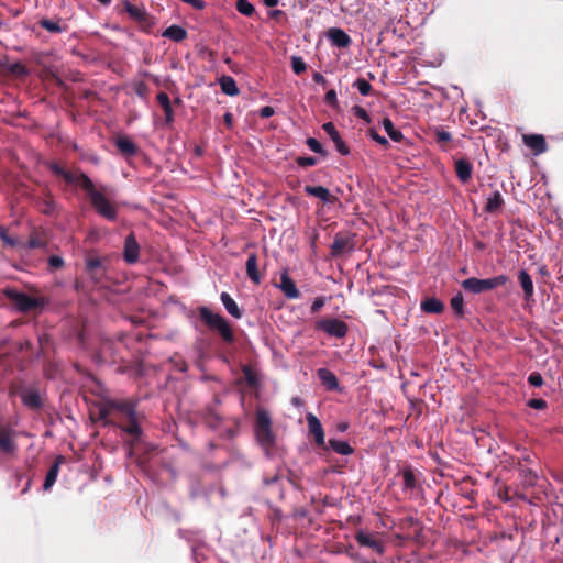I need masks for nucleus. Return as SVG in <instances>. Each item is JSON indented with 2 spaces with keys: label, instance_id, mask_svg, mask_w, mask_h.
I'll return each instance as SVG.
<instances>
[{
  "label": "nucleus",
  "instance_id": "c756f323",
  "mask_svg": "<svg viewBox=\"0 0 563 563\" xmlns=\"http://www.w3.org/2000/svg\"><path fill=\"white\" fill-rule=\"evenodd\" d=\"M163 36L175 42H180L186 38L187 31L179 25H170L163 32Z\"/></svg>",
  "mask_w": 563,
  "mask_h": 563
},
{
  "label": "nucleus",
  "instance_id": "dca6fc26",
  "mask_svg": "<svg viewBox=\"0 0 563 563\" xmlns=\"http://www.w3.org/2000/svg\"><path fill=\"white\" fill-rule=\"evenodd\" d=\"M306 419H307L309 432L314 437L316 443L320 446L324 445V443H325L324 431H323L322 424H321L320 420L318 419V417L314 416L313 413L309 412V413H307Z\"/></svg>",
  "mask_w": 563,
  "mask_h": 563
},
{
  "label": "nucleus",
  "instance_id": "f704fd0d",
  "mask_svg": "<svg viewBox=\"0 0 563 563\" xmlns=\"http://www.w3.org/2000/svg\"><path fill=\"white\" fill-rule=\"evenodd\" d=\"M58 472H59V461H56L51 466V468L48 470V472L46 474V477H45V481L43 484V488L45 490H48L55 484L57 476H58Z\"/></svg>",
  "mask_w": 563,
  "mask_h": 563
},
{
  "label": "nucleus",
  "instance_id": "bf43d9fd",
  "mask_svg": "<svg viewBox=\"0 0 563 563\" xmlns=\"http://www.w3.org/2000/svg\"><path fill=\"white\" fill-rule=\"evenodd\" d=\"M313 80L317 82V84H320L322 86H325L327 85V79L324 78V76L320 73H314L313 74Z\"/></svg>",
  "mask_w": 563,
  "mask_h": 563
},
{
  "label": "nucleus",
  "instance_id": "f257e3e1",
  "mask_svg": "<svg viewBox=\"0 0 563 563\" xmlns=\"http://www.w3.org/2000/svg\"><path fill=\"white\" fill-rule=\"evenodd\" d=\"M254 435L258 445L264 450L267 457L276 445V434L273 431V420L267 409L260 407L256 409L254 422Z\"/></svg>",
  "mask_w": 563,
  "mask_h": 563
},
{
  "label": "nucleus",
  "instance_id": "c85d7f7f",
  "mask_svg": "<svg viewBox=\"0 0 563 563\" xmlns=\"http://www.w3.org/2000/svg\"><path fill=\"white\" fill-rule=\"evenodd\" d=\"M433 133L435 143L442 151L446 152L449 150L446 144L452 141V134L439 126L434 129Z\"/></svg>",
  "mask_w": 563,
  "mask_h": 563
},
{
  "label": "nucleus",
  "instance_id": "5fc2aeb1",
  "mask_svg": "<svg viewBox=\"0 0 563 563\" xmlns=\"http://www.w3.org/2000/svg\"><path fill=\"white\" fill-rule=\"evenodd\" d=\"M274 113H275V110L271 106H265L260 109V117H262V118H271L274 115Z\"/></svg>",
  "mask_w": 563,
  "mask_h": 563
},
{
  "label": "nucleus",
  "instance_id": "a211bd4d",
  "mask_svg": "<svg viewBox=\"0 0 563 563\" xmlns=\"http://www.w3.org/2000/svg\"><path fill=\"white\" fill-rule=\"evenodd\" d=\"M317 376L327 390H339L340 385L336 376L328 368H319Z\"/></svg>",
  "mask_w": 563,
  "mask_h": 563
},
{
  "label": "nucleus",
  "instance_id": "58836bf2",
  "mask_svg": "<svg viewBox=\"0 0 563 563\" xmlns=\"http://www.w3.org/2000/svg\"><path fill=\"white\" fill-rule=\"evenodd\" d=\"M404 488L415 489L416 488V476L411 468H405L402 471Z\"/></svg>",
  "mask_w": 563,
  "mask_h": 563
},
{
  "label": "nucleus",
  "instance_id": "6ab92c4d",
  "mask_svg": "<svg viewBox=\"0 0 563 563\" xmlns=\"http://www.w3.org/2000/svg\"><path fill=\"white\" fill-rule=\"evenodd\" d=\"M257 266H258L257 255L255 253H251L247 256L245 267H246L247 277L255 285H260L261 280H262Z\"/></svg>",
  "mask_w": 563,
  "mask_h": 563
},
{
  "label": "nucleus",
  "instance_id": "9d476101",
  "mask_svg": "<svg viewBox=\"0 0 563 563\" xmlns=\"http://www.w3.org/2000/svg\"><path fill=\"white\" fill-rule=\"evenodd\" d=\"M332 255L339 256L354 250V236L351 234H335L331 245Z\"/></svg>",
  "mask_w": 563,
  "mask_h": 563
},
{
  "label": "nucleus",
  "instance_id": "7ed1b4c3",
  "mask_svg": "<svg viewBox=\"0 0 563 563\" xmlns=\"http://www.w3.org/2000/svg\"><path fill=\"white\" fill-rule=\"evenodd\" d=\"M199 316L208 328L217 331L221 335L224 342H234L232 328L228 320L224 319L221 314L211 311L206 306H202L199 308Z\"/></svg>",
  "mask_w": 563,
  "mask_h": 563
},
{
  "label": "nucleus",
  "instance_id": "de8ad7c7",
  "mask_svg": "<svg viewBox=\"0 0 563 563\" xmlns=\"http://www.w3.org/2000/svg\"><path fill=\"white\" fill-rule=\"evenodd\" d=\"M0 239L3 241V243L5 245H9V246H15L18 245V241L16 239L14 238H11L7 234V230L5 228L1 227L0 228Z\"/></svg>",
  "mask_w": 563,
  "mask_h": 563
},
{
  "label": "nucleus",
  "instance_id": "69168bd1",
  "mask_svg": "<svg viewBox=\"0 0 563 563\" xmlns=\"http://www.w3.org/2000/svg\"><path fill=\"white\" fill-rule=\"evenodd\" d=\"M244 373H245V376H246L247 382H249V383H252V378H251V371H250V368L244 369Z\"/></svg>",
  "mask_w": 563,
  "mask_h": 563
},
{
  "label": "nucleus",
  "instance_id": "3c124183",
  "mask_svg": "<svg viewBox=\"0 0 563 563\" xmlns=\"http://www.w3.org/2000/svg\"><path fill=\"white\" fill-rule=\"evenodd\" d=\"M324 101H325V103H328L332 107H338L339 102H338V97H336L335 90H333V89L329 90L324 96Z\"/></svg>",
  "mask_w": 563,
  "mask_h": 563
},
{
  "label": "nucleus",
  "instance_id": "f8f14e48",
  "mask_svg": "<svg viewBox=\"0 0 563 563\" xmlns=\"http://www.w3.org/2000/svg\"><path fill=\"white\" fill-rule=\"evenodd\" d=\"M355 540L361 547H367L374 550L378 554H383L385 552V544L380 540H378L374 534L366 531H358L355 534Z\"/></svg>",
  "mask_w": 563,
  "mask_h": 563
},
{
  "label": "nucleus",
  "instance_id": "473e14b6",
  "mask_svg": "<svg viewBox=\"0 0 563 563\" xmlns=\"http://www.w3.org/2000/svg\"><path fill=\"white\" fill-rule=\"evenodd\" d=\"M504 203V199L501 194L498 190H495L487 199V203L485 210L488 212H494L498 210Z\"/></svg>",
  "mask_w": 563,
  "mask_h": 563
},
{
  "label": "nucleus",
  "instance_id": "f03ea898",
  "mask_svg": "<svg viewBox=\"0 0 563 563\" xmlns=\"http://www.w3.org/2000/svg\"><path fill=\"white\" fill-rule=\"evenodd\" d=\"M84 183L85 192L87 194L96 212L109 221H115L118 218L117 208L101 191L96 189L90 177H84Z\"/></svg>",
  "mask_w": 563,
  "mask_h": 563
},
{
  "label": "nucleus",
  "instance_id": "4be33fe9",
  "mask_svg": "<svg viewBox=\"0 0 563 563\" xmlns=\"http://www.w3.org/2000/svg\"><path fill=\"white\" fill-rule=\"evenodd\" d=\"M455 173L459 180L465 184L472 178L473 166L467 159L460 158L455 162Z\"/></svg>",
  "mask_w": 563,
  "mask_h": 563
},
{
  "label": "nucleus",
  "instance_id": "f3484780",
  "mask_svg": "<svg viewBox=\"0 0 563 563\" xmlns=\"http://www.w3.org/2000/svg\"><path fill=\"white\" fill-rule=\"evenodd\" d=\"M525 144L533 151V154L540 155L547 151V142L541 134H530L523 136Z\"/></svg>",
  "mask_w": 563,
  "mask_h": 563
},
{
  "label": "nucleus",
  "instance_id": "20e7f679",
  "mask_svg": "<svg viewBox=\"0 0 563 563\" xmlns=\"http://www.w3.org/2000/svg\"><path fill=\"white\" fill-rule=\"evenodd\" d=\"M508 282V277L504 274L497 275L490 278L478 279L475 277H471L464 279L461 283L462 288L465 291H468L474 295H478L485 291H489L494 288L505 285Z\"/></svg>",
  "mask_w": 563,
  "mask_h": 563
},
{
  "label": "nucleus",
  "instance_id": "a19ab883",
  "mask_svg": "<svg viewBox=\"0 0 563 563\" xmlns=\"http://www.w3.org/2000/svg\"><path fill=\"white\" fill-rule=\"evenodd\" d=\"M58 209L56 201L52 197H47L42 202V212L48 216L54 214Z\"/></svg>",
  "mask_w": 563,
  "mask_h": 563
},
{
  "label": "nucleus",
  "instance_id": "79ce46f5",
  "mask_svg": "<svg viewBox=\"0 0 563 563\" xmlns=\"http://www.w3.org/2000/svg\"><path fill=\"white\" fill-rule=\"evenodd\" d=\"M291 68L295 74L299 75L306 70L307 65L301 57L292 56L291 57Z\"/></svg>",
  "mask_w": 563,
  "mask_h": 563
},
{
  "label": "nucleus",
  "instance_id": "4d7b16f0",
  "mask_svg": "<svg viewBox=\"0 0 563 563\" xmlns=\"http://www.w3.org/2000/svg\"><path fill=\"white\" fill-rule=\"evenodd\" d=\"M165 113V121L167 124L172 123L174 121V111L173 108H168L167 110H164Z\"/></svg>",
  "mask_w": 563,
  "mask_h": 563
},
{
  "label": "nucleus",
  "instance_id": "a18cd8bd",
  "mask_svg": "<svg viewBox=\"0 0 563 563\" xmlns=\"http://www.w3.org/2000/svg\"><path fill=\"white\" fill-rule=\"evenodd\" d=\"M156 99H157V102L163 108V110H167L168 108L172 107L169 97L166 92L161 91L159 93H157Z\"/></svg>",
  "mask_w": 563,
  "mask_h": 563
},
{
  "label": "nucleus",
  "instance_id": "393cba45",
  "mask_svg": "<svg viewBox=\"0 0 563 563\" xmlns=\"http://www.w3.org/2000/svg\"><path fill=\"white\" fill-rule=\"evenodd\" d=\"M303 190L308 196H313V197L320 199L323 203L331 202L330 190L323 186L307 185V186H305Z\"/></svg>",
  "mask_w": 563,
  "mask_h": 563
},
{
  "label": "nucleus",
  "instance_id": "c03bdc74",
  "mask_svg": "<svg viewBox=\"0 0 563 563\" xmlns=\"http://www.w3.org/2000/svg\"><path fill=\"white\" fill-rule=\"evenodd\" d=\"M528 383L533 387H541L543 385V377L540 373L533 372L529 375Z\"/></svg>",
  "mask_w": 563,
  "mask_h": 563
},
{
  "label": "nucleus",
  "instance_id": "1a4fd4ad",
  "mask_svg": "<svg viewBox=\"0 0 563 563\" xmlns=\"http://www.w3.org/2000/svg\"><path fill=\"white\" fill-rule=\"evenodd\" d=\"M119 410L124 412L129 418V424L122 427V430L130 435L139 438L141 435V428L137 423L135 407L130 404H123L119 406Z\"/></svg>",
  "mask_w": 563,
  "mask_h": 563
},
{
  "label": "nucleus",
  "instance_id": "7c9ffc66",
  "mask_svg": "<svg viewBox=\"0 0 563 563\" xmlns=\"http://www.w3.org/2000/svg\"><path fill=\"white\" fill-rule=\"evenodd\" d=\"M382 126L394 142H400L404 139L402 132L395 128L393 121L389 118H384L382 121Z\"/></svg>",
  "mask_w": 563,
  "mask_h": 563
},
{
  "label": "nucleus",
  "instance_id": "680f3d73",
  "mask_svg": "<svg viewBox=\"0 0 563 563\" xmlns=\"http://www.w3.org/2000/svg\"><path fill=\"white\" fill-rule=\"evenodd\" d=\"M264 4L268 8H274L278 4V0H264Z\"/></svg>",
  "mask_w": 563,
  "mask_h": 563
},
{
  "label": "nucleus",
  "instance_id": "b1692460",
  "mask_svg": "<svg viewBox=\"0 0 563 563\" xmlns=\"http://www.w3.org/2000/svg\"><path fill=\"white\" fill-rule=\"evenodd\" d=\"M220 300L229 314L235 319L242 318V311L235 300L225 291L221 292Z\"/></svg>",
  "mask_w": 563,
  "mask_h": 563
},
{
  "label": "nucleus",
  "instance_id": "49530a36",
  "mask_svg": "<svg viewBox=\"0 0 563 563\" xmlns=\"http://www.w3.org/2000/svg\"><path fill=\"white\" fill-rule=\"evenodd\" d=\"M352 111H353L355 117L364 120L365 122H369L371 121L368 112L364 108H362L361 106H354L352 108Z\"/></svg>",
  "mask_w": 563,
  "mask_h": 563
},
{
  "label": "nucleus",
  "instance_id": "ea45409f",
  "mask_svg": "<svg viewBox=\"0 0 563 563\" xmlns=\"http://www.w3.org/2000/svg\"><path fill=\"white\" fill-rule=\"evenodd\" d=\"M353 87H355L362 96H368L372 91L371 84L364 78H357Z\"/></svg>",
  "mask_w": 563,
  "mask_h": 563
},
{
  "label": "nucleus",
  "instance_id": "0e129e2a",
  "mask_svg": "<svg viewBox=\"0 0 563 563\" xmlns=\"http://www.w3.org/2000/svg\"><path fill=\"white\" fill-rule=\"evenodd\" d=\"M347 427H349L347 423L344 422V423H340L338 426V429H339V431L344 432V431H346Z\"/></svg>",
  "mask_w": 563,
  "mask_h": 563
},
{
  "label": "nucleus",
  "instance_id": "412c9836",
  "mask_svg": "<svg viewBox=\"0 0 563 563\" xmlns=\"http://www.w3.org/2000/svg\"><path fill=\"white\" fill-rule=\"evenodd\" d=\"M14 302L20 311L27 312L40 306V300L26 294H18Z\"/></svg>",
  "mask_w": 563,
  "mask_h": 563
},
{
  "label": "nucleus",
  "instance_id": "aec40b11",
  "mask_svg": "<svg viewBox=\"0 0 563 563\" xmlns=\"http://www.w3.org/2000/svg\"><path fill=\"white\" fill-rule=\"evenodd\" d=\"M518 280L523 290L525 300H531L534 294V287L532 278L529 275V273L526 269H520L518 273Z\"/></svg>",
  "mask_w": 563,
  "mask_h": 563
},
{
  "label": "nucleus",
  "instance_id": "0eeeda50",
  "mask_svg": "<svg viewBox=\"0 0 563 563\" xmlns=\"http://www.w3.org/2000/svg\"><path fill=\"white\" fill-rule=\"evenodd\" d=\"M14 433L12 426L0 420V450L5 454H13L16 450Z\"/></svg>",
  "mask_w": 563,
  "mask_h": 563
},
{
  "label": "nucleus",
  "instance_id": "052dcab7",
  "mask_svg": "<svg viewBox=\"0 0 563 563\" xmlns=\"http://www.w3.org/2000/svg\"><path fill=\"white\" fill-rule=\"evenodd\" d=\"M223 118H224L225 124L228 126H231L232 125V121H233L232 114L230 112H227Z\"/></svg>",
  "mask_w": 563,
  "mask_h": 563
},
{
  "label": "nucleus",
  "instance_id": "bb28decb",
  "mask_svg": "<svg viewBox=\"0 0 563 563\" xmlns=\"http://www.w3.org/2000/svg\"><path fill=\"white\" fill-rule=\"evenodd\" d=\"M38 24L41 27L45 29L46 31L51 33H62L67 30L66 23H62V20H49V19H42Z\"/></svg>",
  "mask_w": 563,
  "mask_h": 563
},
{
  "label": "nucleus",
  "instance_id": "c9c22d12",
  "mask_svg": "<svg viewBox=\"0 0 563 563\" xmlns=\"http://www.w3.org/2000/svg\"><path fill=\"white\" fill-rule=\"evenodd\" d=\"M102 266V262L98 257L89 258L86 261V271L92 279L99 280L97 271Z\"/></svg>",
  "mask_w": 563,
  "mask_h": 563
},
{
  "label": "nucleus",
  "instance_id": "774afa93",
  "mask_svg": "<svg viewBox=\"0 0 563 563\" xmlns=\"http://www.w3.org/2000/svg\"><path fill=\"white\" fill-rule=\"evenodd\" d=\"M299 402H300L299 398H297V397L292 398V404L294 405H299Z\"/></svg>",
  "mask_w": 563,
  "mask_h": 563
},
{
  "label": "nucleus",
  "instance_id": "a878e982",
  "mask_svg": "<svg viewBox=\"0 0 563 563\" xmlns=\"http://www.w3.org/2000/svg\"><path fill=\"white\" fill-rule=\"evenodd\" d=\"M221 90L227 96L233 97L239 95V88L233 77L222 76L219 79Z\"/></svg>",
  "mask_w": 563,
  "mask_h": 563
},
{
  "label": "nucleus",
  "instance_id": "9b49d317",
  "mask_svg": "<svg viewBox=\"0 0 563 563\" xmlns=\"http://www.w3.org/2000/svg\"><path fill=\"white\" fill-rule=\"evenodd\" d=\"M19 395L22 404L29 409L35 410L43 406L40 391L34 387L22 388Z\"/></svg>",
  "mask_w": 563,
  "mask_h": 563
},
{
  "label": "nucleus",
  "instance_id": "4c0bfd02",
  "mask_svg": "<svg viewBox=\"0 0 563 563\" xmlns=\"http://www.w3.org/2000/svg\"><path fill=\"white\" fill-rule=\"evenodd\" d=\"M236 10L245 16H251L255 12L254 5L249 0H238Z\"/></svg>",
  "mask_w": 563,
  "mask_h": 563
},
{
  "label": "nucleus",
  "instance_id": "39448f33",
  "mask_svg": "<svg viewBox=\"0 0 563 563\" xmlns=\"http://www.w3.org/2000/svg\"><path fill=\"white\" fill-rule=\"evenodd\" d=\"M316 329L325 332L329 336L342 339L347 333V324L336 318L322 319L316 323Z\"/></svg>",
  "mask_w": 563,
  "mask_h": 563
},
{
  "label": "nucleus",
  "instance_id": "cd10ccee",
  "mask_svg": "<svg viewBox=\"0 0 563 563\" xmlns=\"http://www.w3.org/2000/svg\"><path fill=\"white\" fill-rule=\"evenodd\" d=\"M421 310L427 313H441L444 310V305L441 300L432 297L421 302Z\"/></svg>",
  "mask_w": 563,
  "mask_h": 563
},
{
  "label": "nucleus",
  "instance_id": "338daca9",
  "mask_svg": "<svg viewBox=\"0 0 563 563\" xmlns=\"http://www.w3.org/2000/svg\"><path fill=\"white\" fill-rule=\"evenodd\" d=\"M97 1H98V2H100L101 4H103V5L108 7V5H110V4H111V1H112V0H97Z\"/></svg>",
  "mask_w": 563,
  "mask_h": 563
},
{
  "label": "nucleus",
  "instance_id": "423d86ee",
  "mask_svg": "<svg viewBox=\"0 0 563 563\" xmlns=\"http://www.w3.org/2000/svg\"><path fill=\"white\" fill-rule=\"evenodd\" d=\"M48 168L56 176L62 177L69 185H78L85 190L84 177H89L87 174L78 172L73 173L70 170L65 169L56 162L48 163Z\"/></svg>",
  "mask_w": 563,
  "mask_h": 563
},
{
  "label": "nucleus",
  "instance_id": "603ef678",
  "mask_svg": "<svg viewBox=\"0 0 563 563\" xmlns=\"http://www.w3.org/2000/svg\"><path fill=\"white\" fill-rule=\"evenodd\" d=\"M368 135H369V137L372 140H374L375 142L379 143L380 145H383V146H387L388 145L387 139L382 136V135H379L376 130H369L368 131Z\"/></svg>",
  "mask_w": 563,
  "mask_h": 563
},
{
  "label": "nucleus",
  "instance_id": "e2e57ef3",
  "mask_svg": "<svg viewBox=\"0 0 563 563\" xmlns=\"http://www.w3.org/2000/svg\"><path fill=\"white\" fill-rule=\"evenodd\" d=\"M269 14L273 18H277V16L284 14V12L282 10H273V11L269 12Z\"/></svg>",
  "mask_w": 563,
  "mask_h": 563
},
{
  "label": "nucleus",
  "instance_id": "e433bc0d",
  "mask_svg": "<svg viewBox=\"0 0 563 563\" xmlns=\"http://www.w3.org/2000/svg\"><path fill=\"white\" fill-rule=\"evenodd\" d=\"M450 305L456 316L462 317L464 314V298L462 294L459 292L453 296Z\"/></svg>",
  "mask_w": 563,
  "mask_h": 563
},
{
  "label": "nucleus",
  "instance_id": "09e8293b",
  "mask_svg": "<svg viewBox=\"0 0 563 563\" xmlns=\"http://www.w3.org/2000/svg\"><path fill=\"white\" fill-rule=\"evenodd\" d=\"M528 406L532 409L543 410L547 408V401L542 398H533L528 401Z\"/></svg>",
  "mask_w": 563,
  "mask_h": 563
},
{
  "label": "nucleus",
  "instance_id": "ddd939ff",
  "mask_svg": "<svg viewBox=\"0 0 563 563\" xmlns=\"http://www.w3.org/2000/svg\"><path fill=\"white\" fill-rule=\"evenodd\" d=\"M275 286L280 289L285 297L288 299H298L300 297V291L297 288L295 282L289 277L287 269L282 272L280 283L276 284Z\"/></svg>",
  "mask_w": 563,
  "mask_h": 563
},
{
  "label": "nucleus",
  "instance_id": "6e6552de",
  "mask_svg": "<svg viewBox=\"0 0 563 563\" xmlns=\"http://www.w3.org/2000/svg\"><path fill=\"white\" fill-rule=\"evenodd\" d=\"M325 37L333 47L347 48L352 44L351 36L341 27H330Z\"/></svg>",
  "mask_w": 563,
  "mask_h": 563
},
{
  "label": "nucleus",
  "instance_id": "8fccbe9b",
  "mask_svg": "<svg viewBox=\"0 0 563 563\" xmlns=\"http://www.w3.org/2000/svg\"><path fill=\"white\" fill-rule=\"evenodd\" d=\"M297 164L300 167H309L314 166L317 164V158L312 156H302L297 158Z\"/></svg>",
  "mask_w": 563,
  "mask_h": 563
},
{
  "label": "nucleus",
  "instance_id": "72a5a7b5",
  "mask_svg": "<svg viewBox=\"0 0 563 563\" xmlns=\"http://www.w3.org/2000/svg\"><path fill=\"white\" fill-rule=\"evenodd\" d=\"M124 9L128 12V14L136 20V21H144L145 20V10L143 7L134 5L130 3L129 1L124 2Z\"/></svg>",
  "mask_w": 563,
  "mask_h": 563
},
{
  "label": "nucleus",
  "instance_id": "37998d69",
  "mask_svg": "<svg viewBox=\"0 0 563 563\" xmlns=\"http://www.w3.org/2000/svg\"><path fill=\"white\" fill-rule=\"evenodd\" d=\"M306 143H307L308 147H309L312 152L318 153V154H323V153H324V151H323V147H322L321 143H320L317 139H314V137H309V139H307V142H306Z\"/></svg>",
  "mask_w": 563,
  "mask_h": 563
},
{
  "label": "nucleus",
  "instance_id": "2f4dec72",
  "mask_svg": "<svg viewBox=\"0 0 563 563\" xmlns=\"http://www.w3.org/2000/svg\"><path fill=\"white\" fill-rule=\"evenodd\" d=\"M329 446L338 454L350 455L353 453V448L349 442L342 440L330 439Z\"/></svg>",
  "mask_w": 563,
  "mask_h": 563
},
{
  "label": "nucleus",
  "instance_id": "5701e85b",
  "mask_svg": "<svg viewBox=\"0 0 563 563\" xmlns=\"http://www.w3.org/2000/svg\"><path fill=\"white\" fill-rule=\"evenodd\" d=\"M115 146L120 151V153L126 157L133 156L137 152L135 143L126 136L118 137L115 140Z\"/></svg>",
  "mask_w": 563,
  "mask_h": 563
},
{
  "label": "nucleus",
  "instance_id": "6e6d98bb",
  "mask_svg": "<svg viewBox=\"0 0 563 563\" xmlns=\"http://www.w3.org/2000/svg\"><path fill=\"white\" fill-rule=\"evenodd\" d=\"M324 306V299L323 298H316L311 306V311L316 312L320 310Z\"/></svg>",
  "mask_w": 563,
  "mask_h": 563
},
{
  "label": "nucleus",
  "instance_id": "864d4df0",
  "mask_svg": "<svg viewBox=\"0 0 563 563\" xmlns=\"http://www.w3.org/2000/svg\"><path fill=\"white\" fill-rule=\"evenodd\" d=\"M48 264L53 268H60L64 265V260L58 255H52L48 258Z\"/></svg>",
  "mask_w": 563,
  "mask_h": 563
},
{
  "label": "nucleus",
  "instance_id": "13d9d810",
  "mask_svg": "<svg viewBox=\"0 0 563 563\" xmlns=\"http://www.w3.org/2000/svg\"><path fill=\"white\" fill-rule=\"evenodd\" d=\"M42 245V242L34 238V239H31L27 243H26V247L27 249H37Z\"/></svg>",
  "mask_w": 563,
  "mask_h": 563
},
{
  "label": "nucleus",
  "instance_id": "2eb2a0df",
  "mask_svg": "<svg viewBox=\"0 0 563 563\" xmlns=\"http://www.w3.org/2000/svg\"><path fill=\"white\" fill-rule=\"evenodd\" d=\"M140 245L133 233H130L124 241V261L129 264H134L139 261Z\"/></svg>",
  "mask_w": 563,
  "mask_h": 563
},
{
  "label": "nucleus",
  "instance_id": "4468645a",
  "mask_svg": "<svg viewBox=\"0 0 563 563\" xmlns=\"http://www.w3.org/2000/svg\"><path fill=\"white\" fill-rule=\"evenodd\" d=\"M323 131L329 135V137L332 140V142L335 145L336 151L343 155L346 156L350 154V148L342 140L339 131L334 126L332 122H327L322 125Z\"/></svg>",
  "mask_w": 563,
  "mask_h": 563
}]
</instances>
